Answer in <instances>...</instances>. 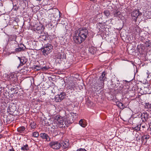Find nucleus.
<instances>
[{
    "label": "nucleus",
    "mask_w": 151,
    "mask_h": 151,
    "mask_svg": "<svg viewBox=\"0 0 151 151\" xmlns=\"http://www.w3.org/2000/svg\"><path fill=\"white\" fill-rule=\"evenodd\" d=\"M88 31L85 28H80L75 31L73 37L74 42L77 44H80L86 39L88 35Z\"/></svg>",
    "instance_id": "obj_1"
},
{
    "label": "nucleus",
    "mask_w": 151,
    "mask_h": 151,
    "mask_svg": "<svg viewBox=\"0 0 151 151\" xmlns=\"http://www.w3.org/2000/svg\"><path fill=\"white\" fill-rule=\"evenodd\" d=\"M112 87L115 90H117L118 91L119 93H124V94H130L132 91L129 90V86H123L122 84L120 83H112L111 84Z\"/></svg>",
    "instance_id": "obj_2"
},
{
    "label": "nucleus",
    "mask_w": 151,
    "mask_h": 151,
    "mask_svg": "<svg viewBox=\"0 0 151 151\" xmlns=\"http://www.w3.org/2000/svg\"><path fill=\"white\" fill-rule=\"evenodd\" d=\"M52 47V46L50 44L48 43L44 45L41 49L43 55L45 56L47 55L51 52Z\"/></svg>",
    "instance_id": "obj_3"
},
{
    "label": "nucleus",
    "mask_w": 151,
    "mask_h": 151,
    "mask_svg": "<svg viewBox=\"0 0 151 151\" xmlns=\"http://www.w3.org/2000/svg\"><path fill=\"white\" fill-rule=\"evenodd\" d=\"M49 146L53 149L58 150L61 147L62 143L59 141H53L49 143Z\"/></svg>",
    "instance_id": "obj_4"
},
{
    "label": "nucleus",
    "mask_w": 151,
    "mask_h": 151,
    "mask_svg": "<svg viewBox=\"0 0 151 151\" xmlns=\"http://www.w3.org/2000/svg\"><path fill=\"white\" fill-rule=\"evenodd\" d=\"M142 15V13L139 12V10L133 11L131 13L132 19L135 22L136 21V19L138 16L141 15Z\"/></svg>",
    "instance_id": "obj_5"
},
{
    "label": "nucleus",
    "mask_w": 151,
    "mask_h": 151,
    "mask_svg": "<svg viewBox=\"0 0 151 151\" xmlns=\"http://www.w3.org/2000/svg\"><path fill=\"white\" fill-rule=\"evenodd\" d=\"M104 82L100 80L94 84L93 88L96 89H101L104 87Z\"/></svg>",
    "instance_id": "obj_6"
},
{
    "label": "nucleus",
    "mask_w": 151,
    "mask_h": 151,
    "mask_svg": "<svg viewBox=\"0 0 151 151\" xmlns=\"http://www.w3.org/2000/svg\"><path fill=\"white\" fill-rule=\"evenodd\" d=\"M56 119L57 124H58V127L60 128L62 127L63 125L64 121L63 119L61 118L60 116L58 117L56 116Z\"/></svg>",
    "instance_id": "obj_7"
},
{
    "label": "nucleus",
    "mask_w": 151,
    "mask_h": 151,
    "mask_svg": "<svg viewBox=\"0 0 151 151\" xmlns=\"http://www.w3.org/2000/svg\"><path fill=\"white\" fill-rule=\"evenodd\" d=\"M66 95H55V101L56 102H60L66 96Z\"/></svg>",
    "instance_id": "obj_8"
},
{
    "label": "nucleus",
    "mask_w": 151,
    "mask_h": 151,
    "mask_svg": "<svg viewBox=\"0 0 151 151\" xmlns=\"http://www.w3.org/2000/svg\"><path fill=\"white\" fill-rule=\"evenodd\" d=\"M18 58L20 60V63L18 67V68L19 66H22L23 65H24L27 61L26 59L24 57H21V58L18 57Z\"/></svg>",
    "instance_id": "obj_9"
},
{
    "label": "nucleus",
    "mask_w": 151,
    "mask_h": 151,
    "mask_svg": "<svg viewBox=\"0 0 151 151\" xmlns=\"http://www.w3.org/2000/svg\"><path fill=\"white\" fill-rule=\"evenodd\" d=\"M40 137L43 139H45L46 141H50V138L47 134L45 133H42L40 134Z\"/></svg>",
    "instance_id": "obj_10"
},
{
    "label": "nucleus",
    "mask_w": 151,
    "mask_h": 151,
    "mask_svg": "<svg viewBox=\"0 0 151 151\" xmlns=\"http://www.w3.org/2000/svg\"><path fill=\"white\" fill-rule=\"evenodd\" d=\"M143 121H146L149 117V115L147 112H145L143 114H141L140 116Z\"/></svg>",
    "instance_id": "obj_11"
},
{
    "label": "nucleus",
    "mask_w": 151,
    "mask_h": 151,
    "mask_svg": "<svg viewBox=\"0 0 151 151\" xmlns=\"http://www.w3.org/2000/svg\"><path fill=\"white\" fill-rule=\"evenodd\" d=\"M9 80L13 82H15L17 81V76L14 74H11L9 77Z\"/></svg>",
    "instance_id": "obj_12"
},
{
    "label": "nucleus",
    "mask_w": 151,
    "mask_h": 151,
    "mask_svg": "<svg viewBox=\"0 0 151 151\" xmlns=\"http://www.w3.org/2000/svg\"><path fill=\"white\" fill-rule=\"evenodd\" d=\"M150 138V136L148 134L144 135L141 137V141L142 143L145 144L147 142V139Z\"/></svg>",
    "instance_id": "obj_13"
},
{
    "label": "nucleus",
    "mask_w": 151,
    "mask_h": 151,
    "mask_svg": "<svg viewBox=\"0 0 151 151\" xmlns=\"http://www.w3.org/2000/svg\"><path fill=\"white\" fill-rule=\"evenodd\" d=\"M114 15L115 17H116L119 19H121V17L122 16V13L120 12L119 11H118V10L114 11Z\"/></svg>",
    "instance_id": "obj_14"
},
{
    "label": "nucleus",
    "mask_w": 151,
    "mask_h": 151,
    "mask_svg": "<svg viewBox=\"0 0 151 151\" xmlns=\"http://www.w3.org/2000/svg\"><path fill=\"white\" fill-rule=\"evenodd\" d=\"M50 125L52 126V127L54 129L57 128L58 127L56 118L50 124Z\"/></svg>",
    "instance_id": "obj_15"
},
{
    "label": "nucleus",
    "mask_w": 151,
    "mask_h": 151,
    "mask_svg": "<svg viewBox=\"0 0 151 151\" xmlns=\"http://www.w3.org/2000/svg\"><path fill=\"white\" fill-rule=\"evenodd\" d=\"M114 102L115 103V104L120 109H122L125 108V107L124 106V105L122 103L118 101V99L117 100Z\"/></svg>",
    "instance_id": "obj_16"
},
{
    "label": "nucleus",
    "mask_w": 151,
    "mask_h": 151,
    "mask_svg": "<svg viewBox=\"0 0 151 151\" xmlns=\"http://www.w3.org/2000/svg\"><path fill=\"white\" fill-rule=\"evenodd\" d=\"M116 95H109V96L108 97V99L110 101H112L113 102H115L117 100V99Z\"/></svg>",
    "instance_id": "obj_17"
},
{
    "label": "nucleus",
    "mask_w": 151,
    "mask_h": 151,
    "mask_svg": "<svg viewBox=\"0 0 151 151\" xmlns=\"http://www.w3.org/2000/svg\"><path fill=\"white\" fill-rule=\"evenodd\" d=\"M144 106L147 111H151V104L149 103H146Z\"/></svg>",
    "instance_id": "obj_18"
},
{
    "label": "nucleus",
    "mask_w": 151,
    "mask_h": 151,
    "mask_svg": "<svg viewBox=\"0 0 151 151\" xmlns=\"http://www.w3.org/2000/svg\"><path fill=\"white\" fill-rule=\"evenodd\" d=\"M69 140L68 139H66L65 141L64 140L63 142L62 143L63 147L64 148H67L69 145Z\"/></svg>",
    "instance_id": "obj_19"
},
{
    "label": "nucleus",
    "mask_w": 151,
    "mask_h": 151,
    "mask_svg": "<svg viewBox=\"0 0 151 151\" xmlns=\"http://www.w3.org/2000/svg\"><path fill=\"white\" fill-rule=\"evenodd\" d=\"M34 67L35 68L37 69V70L41 69L43 71H45L48 69V68L46 67H43L41 68L38 65H34Z\"/></svg>",
    "instance_id": "obj_20"
},
{
    "label": "nucleus",
    "mask_w": 151,
    "mask_h": 151,
    "mask_svg": "<svg viewBox=\"0 0 151 151\" xmlns=\"http://www.w3.org/2000/svg\"><path fill=\"white\" fill-rule=\"evenodd\" d=\"M25 129V128L24 126H21L17 128V131L20 133H24Z\"/></svg>",
    "instance_id": "obj_21"
},
{
    "label": "nucleus",
    "mask_w": 151,
    "mask_h": 151,
    "mask_svg": "<svg viewBox=\"0 0 151 151\" xmlns=\"http://www.w3.org/2000/svg\"><path fill=\"white\" fill-rule=\"evenodd\" d=\"M106 73L105 72H103L101 77L99 78V80L103 82H104V81L105 80L106 78V77L105 76Z\"/></svg>",
    "instance_id": "obj_22"
},
{
    "label": "nucleus",
    "mask_w": 151,
    "mask_h": 151,
    "mask_svg": "<svg viewBox=\"0 0 151 151\" xmlns=\"http://www.w3.org/2000/svg\"><path fill=\"white\" fill-rule=\"evenodd\" d=\"M20 47L19 46V47L15 48V50L16 51L19 52L24 50L23 47H22V46H24L23 45H20Z\"/></svg>",
    "instance_id": "obj_23"
},
{
    "label": "nucleus",
    "mask_w": 151,
    "mask_h": 151,
    "mask_svg": "<svg viewBox=\"0 0 151 151\" xmlns=\"http://www.w3.org/2000/svg\"><path fill=\"white\" fill-rule=\"evenodd\" d=\"M79 124L80 126L83 127H85L86 126L85 122L83 121V119H81L79 122Z\"/></svg>",
    "instance_id": "obj_24"
},
{
    "label": "nucleus",
    "mask_w": 151,
    "mask_h": 151,
    "mask_svg": "<svg viewBox=\"0 0 151 151\" xmlns=\"http://www.w3.org/2000/svg\"><path fill=\"white\" fill-rule=\"evenodd\" d=\"M135 137L137 141L140 140L141 137V134L139 133H137L135 135Z\"/></svg>",
    "instance_id": "obj_25"
},
{
    "label": "nucleus",
    "mask_w": 151,
    "mask_h": 151,
    "mask_svg": "<svg viewBox=\"0 0 151 151\" xmlns=\"http://www.w3.org/2000/svg\"><path fill=\"white\" fill-rule=\"evenodd\" d=\"M29 149L28 145L27 144H26L25 145H24L23 147H22L21 150L24 151H27Z\"/></svg>",
    "instance_id": "obj_26"
},
{
    "label": "nucleus",
    "mask_w": 151,
    "mask_h": 151,
    "mask_svg": "<svg viewBox=\"0 0 151 151\" xmlns=\"http://www.w3.org/2000/svg\"><path fill=\"white\" fill-rule=\"evenodd\" d=\"M16 108L15 106H11V107H9V111L10 112V114H12L13 112H14V111L16 110Z\"/></svg>",
    "instance_id": "obj_27"
},
{
    "label": "nucleus",
    "mask_w": 151,
    "mask_h": 151,
    "mask_svg": "<svg viewBox=\"0 0 151 151\" xmlns=\"http://www.w3.org/2000/svg\"><path fill=\"white\" fill-rule=\"evenodd\" d=\"M36 124L34 122H32L30 124L31 129H35L36 127Z\"/></svg>",
    "instance_id": "obj_28"
},
{
    "label": "nucleus",
    "mask_w": 151,
    "mask_h": 151,
    "mask_svg": "<svg viewBox=\"0 0 151 151\" xmlns=\"http://www.w3.org/2000/svg\"><path fill=\"white\" fill-rule=\"evenodd\" d=\"M32 136L35 137L37 138L39 136V134L37 132H35L32 133Z\"/></svg>",
    "instance_id": "obj_29"
},
{
    "label": "nucleus",
    "mask_w": 151,
    "mask_h": 151,
    "mask_svg": "<svg viewBox=\"0 0 151 151\" xmlns=\"http://www.w3.org/2000/svg\"><path fill=\"white\" fill-rule=\"evenodd\" d=\"M104 14L107 17H108L110 15V13L108 10H105L104 12Z\"/></svg>",
    "instance_id": "obj_30"
},
{
    "label": "nucleus",
    "mask_w": 151,
    "mask_h": 151,
    "mask_svg": "<svg viewBox=\"0 0 151 151\" xmlns=\"http://www.w3.org/2000/svg\"><path fill=\"white\" fill-rule=\"evenodd\" d=\"M141 125L139 124L138 125H137L136 127H134L135 129L137 131H139L140 130V127H141Z\"/></svg>",
    "instance_id": "obj_31"
},
{
    "label": "nucleus",
    "mask_w": 151,
    "mask_h": 151,
    "mask_svg": "<svg viewBox=\"0 0 151 151\" xmlns=\"http://www.w3.org/2000/svg\"><path fill=\"white\" fill-rule=\"evenodd\" d=\"M57 57L58 58L60 59L62 58V54L60 53H59Z\"/></svg>",
    "instance_id": "obj_32"
},
{
    "label": "nucleus",
    "mask_w": 151,
    "mask_h": 151,
    "mask_svg": "<svg viewBox=\"0 0 151 151\" xmlns=\"http://www.w3.org/2000/svg\"><path fill=\"white\" fill-rule=\"evenodd\" d=\"M77 151H87L86 150L84 149L81 148V149H78L77 150Z\"/></svg>",
    "instance_id": "obj_33"
},
{
    "label": "nucleus",
    "mask_w": 151,
    "mask_h": 151,
    "mask_svg": "<svg viewBox=\"0 0 151 151\" xmlns=\"http://www.w3.org/2000/svg\"><path fill=\"white\" fill-rule=\"evenodd\" d=\"M12 43H14L16 46H17V45H18L17 44V42L16 41H15V40L12 41Z\"/></svg>",
    "instance_id": "obj_34"
},
{
    "label": "nucleus",
    "mask_w": 151,
    "mask_h": 151,
    "mask_svg": "<svg viewBox=\"0 0 151 151\" xmlns=\"http://www.w3.org/2000/svg\"><path fill=\"white\" fill-rule=\"evenodd\" d=\"M8 151H15L14 150L13 148V147H12L11 149H9Z\"/></svg>",
    "instance_id": "obj_35"
},
{
    "label": "nucleus",
    "mask_w": 151,
    "mask_h": 151,
    "mask_svg": "<svg viewBox=\"0 0 151 151\" xmlns=\"http://www.w3.org/2000/svg\"><path fill=\"white\" fill-rule=\"evenodd\" d=\"M148 76H147V78H150L151 77V73H147Z\"/></svg>",
    "instance_id": "obj_36"
},
{
    "label": "nucleus",
    "mask_w": 151,
    "mask_h": 151,
    "mask_svg": "<svg viewBox=\"0 0 151 151\" xmlns=\"http://www.w3.org/2000/svg\"><path fill=\"white\" fill-rule=\"evenodd\" d=\"M58 11L59 12V17L60 18V14H61V13H60V12L59 11Z\"/></svg>",
    "instance_id": "obj_37"
},
{
    "label": "nucleus",
    "mask_w": 151,
    "mask_h": 151,
    "mask_svg": "<svg viewBox=\"0 0 151 151\" xmlns=\"http://www.w3.org/2000/svg\"><path fill=\"white\" fill-rule=\"evenodd\" d=\"M142 128L144 129L145 127V125H142Z\"/></svg>",
    "instance_id": "obj_38"
},
{
    "label": "nucleus",
    "mask_w": 151,
    "mask_h": 151,
    "mask_svg": "<svg viewBox=\"0 0 151 151\" xmlns=\"http://www.w3.org/2000/svg\"><path fill=\"white\" fill-rule=\"evenodd\" d=\"M17 92L16 93H11V94H15V93L17 94Z\"/></svg>",
    "instance_id": "obj_39"
},
{
    "label": "nucleus",
    "mask_w": 151,
    "mask_h": 151,
    "mask_svg": "<svg viewBox=\"0 0 151 151\" xmlns=\"http://www.w3.org/2000/svg\"><path fill=\"white\" fill-rule=\"evenodd\" d=\"M42 0H36L37 1H41Z\"/></svg>",
    "instance_id": "obj_40"
},
{
    "label": "nucleus",
    "mask_w": 151,
    "mask_h": 151,
    "mask_svg": "<svg viewBox=\"0 0 151 151\" xmlns=\"http://www.w3.org/2000/svg\"><path fill=\"white\" fill-rule=\"evenodd\" d=\"M2 137V135L1 134H0V138H1Z\"/></svg>",
    "instance_id": "obj_41"
},
{
    "label": "nucleus",
    "mask_w": 151,
    "mask_h": 151,
    "mask_svg": "<svg viewBox=\"0 0 151 151\" xmlns=\"http://www.w3.org/2000/svg\"><path fill=\"white\" fill-rule=\"evenodd\" d=\"M6 106H4V109H6Z\"/></svg>",
    "instance_id": "obj_42"
},
{
    "label": "nucleus",
    "mask_w": 151,
    "mask_h": 151,
    "mask_svg": "<svg viewBox=\"0 0 151 151\" xmlns=\"http://www.w3.org/2000/svg\"><path fill=\"white\" fill-rule=\"evenodd\" d=\"M150 129H151V123H150Z\"/></svg>",
    "instance_id": "obj_43"
},
{
    "label": "nucleus",
    "mask_w": 151,
    "mask_h": 151,
    "mask_svg": "<svg viewBox=\"0 0 151 151\" xmlns=\"http://www.w3.org/2000/svg\"><path fill=\"white\" fill-rule=\"evenodd\" d=\"M91 1H95V0H90Z\"/></svg>",
    "instance_id": "obj_44"
},
{
    "label": "nucleus",
    "mask_w": 151,
    "mask_h": 151,
    "mask_svg": "<svg viewBox=\"0 0 151 151\" xmlns=\"http://www.w3.org/2000/svg\"><path fill=\"white\" fill-rule=\"evenodd\" d=\"M37 4H40V2H37Z\"/></svg>",
    "instance_id": "obj_45"
},
{
    "label": "nucleus",
    "mask_w": 151,
    "mask_h": 151,
    "mask_svg": "<svg viewBox=\"0 0 151 151\" xmlns=\"http://www.w3.org/2000/svg\"><path fill=\"white\" fill-rule=\"evenodd\" d=\"M150 134H151V131H150Z\"/></svg>",
    "instance_id": "obj_46"
},
{
    "label": "nucleus",
    "mask_w": 151,
    "mask_h": 151,
    "mask_svg": "<svg viewBox=\"0 0 151 151\" xmlns=\"http://www.w3.org/2000/svg\"><path fill=\"white\" fill-rule=\"evenodd\" d=\"M149 46H150V45H148V47H149Z\"/></svg>",
    "instance_id": "obj_47"
},
{
    "label": "nucleus",
    "mask_w": 151,
    "mask_h": 151,
    "mask_svg": "<svg viewBox=\"0 0 151 151\" xmlns=\"http://www.w3.org/2000/svg\"><path fill=\"white\" fill-rule=\"evenodd\" d=\"M60 94H61V93H60Z\"/></svg>",
    "instance_id": "obj_48"
}]
</instances>
